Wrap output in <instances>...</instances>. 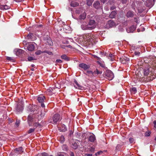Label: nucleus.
Masks as SVG:
<instances>
[{
    "label": "nucleus",
    "instance_id": "nucleus-1",
    "mask_svg": "<svg viewBox=\"0 0 156 156\" xmlns=\"http://www.w3.org/2000/svg\"><path fill=\"white\" fill-rule=\"evenodd\" d=\"M83 37L85 41L92 44L94 42L95 39L94 36L91 33L85 34H83Z\"/></svg>",
    "mask_w": 156,
    "mask_h": 156
},
{
    "label": "nucleus",
    "instance_id": "nucleus-2",
    "mask_svg": "<svg viewBox=\"0 0 156 156\" xmlns=\"http://www.w3.org/2000/svg\"><path fill=\"white\" fill-rule=\"evenodd\" d=\"M154 69L151 67H148L145 68L144 70V75L145 76L150 77L154 75Z\"/></svg>",
    "mask_w": 156,
    "mask_h": 156
},
{
    "label": "nucleus",
    "instance_id": "nucleus-3",
    "mask_svg": "<svg viewBox=\"0 0 156 156\" xmlns=\"http://www.w3.org/2000/svg\"><path fill=\"white\" fill-rule=\"evenodd\" d=\"M105 77L109 80H112L114 77V75L111 70H107L105 73Z\"/></svg>",
    "mask_w": 156,
    "mask_h": 156
},
{
    "label": "nucleus",
    "instance_id": "nucleus-4",
    "mask_svg": "<svg viewBox=\"0 0 156 156\" xmlns=\"http://www.w3.org/2000/svg\"><path fill=\"white\" fill-rule=\"evenodd\" d=\"M45 99V97L42 95L39 96L37 98V101L39 103H41V107L43 108H44L45 107L44 104L43 103Z\"/></svg>",
    "mask_w": 156,
    "mask_h": 156
},
{
    "label": "nucleus",
    "instance_id": "nucleus-5",
    "mask_svg": "<svg viewBox=\"0 0 156 156\" xmlns=\"http://www.w3.org/2000/svg\"><path fill=\"white\" fill-rule=\"evenodd\" d=\"M23 110V106L22 103H19L16 106V110L17 113L22 112Z\"/></svg>",
    "mask_w": 156,
    "mask_h": 156
},
{
    "label": "nucleus",
    "instance_id": "nucleus-6",
    "mask_svg": "<svg viewBox=\"0 0 156 156\" xmlns=\"http://www.w3.org/2000/svg\"><path fill=\"white\" fill-rule=\"evenodd\" d=\"M88 26L90 27V30L94 29L96 27V22L94 20H90L87 24Z\"/></svg>",
    "mask_w": 156,
    "mask_h": 156
},
{
    "label": "nucleus",
    "instance_id": "nucleus-7",
    "mask_svg": "<svg viewBox=\"0 0 156 156\" xmlns=\"http://www.w3.org/2000/svg\"><path fill=\"white\" fill-rule=\"evenodd\" d=\"M53 121L55 123H57V122L60 121L61 119V118L58 114H55L53 116Z\"/></svg>",
    "mask_w": 156,
    "mask_h": 156
},
{
    "label": "nucleus",
    "instance_id": "nucleus-8",
    "mask_svg": "<svg viewBox=\"0 0 156 156\" xmlns=\"http://www.w3.org/2000/svg\"><path fill=\"white\" fill-rule=\"evenodd\" d=\"M116 25L115 23L112 20H110L108 21L106 25V27L108 28H111L115 26Z\"/></svg>",
    "mask_w": 156,
    "mask_h": 156
},
{
    "label": "nucleus",
    "instance_id": "nucleus-9",
    "mask_svg": "<svg viewBox=\"0 0 156 156\" xmlns=\"http://www.w3.org/2000/svg\"><path fill=\"white\" fill-rule=\"evenodd\" d=\"M154 0H147L145 2V5L147 7L151 8L154 5Z\"/></svg>",
    "mask_w": 156,
    "mask_h": 156
},
{
    "label": "nucleus",
    "instance_id": "nucleus-10",
    "mask_svg": "<svg viewBox=\"0 0 156 156\" xmlns=\"http://www.w3.org/2000/svg\"><path fill=\"white\" fill-rule=\"evenodd\" d=\"M79 66L84 70H86L89 69L90 67V66L84 63H81L79 64Z\"/></svg>",
    "mask_w": 156,
    "mask_h": 156
},
{
    "label": "nucleus",
    "instance_id": "nucleus-11",
    "mask_svg": "<svg viewBox=\"0 0 156 156\" xmlns=\"http://www.w3.org/2000/svg\"><path fill=\"white\" fill-rule=\"evenodd\" d=\"M84 73L86 75L91 77L95 76V75H94V72H93L91 70H87L86 72Z\"/></svg>",
    "mask_w": 156,
    "mask_h": 156
},
{
    "label": "nucleus",
    "instance_id": "nucleus-12",
    "mask_svg": "<svg viewBox=\"0 0 156 156\" xmlns=\"http://www.w3.org/2000/svg\"><path fill=\"white\" fill-rule=\"evenodd\" d=\"M136 27L134 25H132L129 27L126 28V30L128 33H132L136 29Z\"/></svg>",
    "mask_w": 156,
    "mask_h": 156
},
{
    "label": "nucleus",
    "instance_id": "nucleus-13",
    "mask_svg": "<svg viewBox=\"0 0 156 156\" xmlns=\"http://www.w3.org/2000/svg\"><path fill=\"white\" fill-rule=\"evenodd\" d=\"M10 7L9 6L6 5H2V3H0V9L2 10H7L9 9Z\"/></svg>",
    "mask_w": 156,
    "mask_h": 156
},
{
    "label": "nucleus",
    "instance_id": "nucleus-14",
    "mask_svg": "<svg viewBox=\"0 0 156 156\" xmlns=\"http://www.w3.org/2000/svg\"><path fill=\"white\" fill-rule=\"evenodd\" d=\"M121 63L123 64H125L126 62H128L129 60V58L125 56L122 57L120 59Z\"/></svg>",
    "mask_w": 156,
    "mask_h": 156
},
{
    "label": "nucleus",
    "instance_id": "nucleus-15",
    "mask_svg": "<svg viewBox=\"0 0 156 156\" xmlns=\"http://www.w3.org/2000/svg\"><path fill=\"white\" fill-rule=\"evenodd\" d=\"M94 7L96 9H99L100 8H101L102 9V8H101V6L100 4L99 1H95L93 4Z\"/></svg>",
    "mask_w": 156,
    "mask_h": 156
},
{
    "label": "nucleus",
    "instance_id": "nucleus-16",
    "mask_svg": "<svg viewBox=\"0 0 156 156\" xmlns=\"http://www.w3.org/2000/svg\"><path fill=\"white\" fill-rule=\"evenodd\" d=\"M117 12L115 11H113L111 12L110 14L109 15V17L110 19H113L114 18L116 15L117 14Z\"/></svg>",
    "mask_w": 156,
    "mask_h": 156
},
{
    "label": "nucleus",
    "instance_id": "nucleus-17",
    "mask_svg": "<svg viewBox=\"0 0 156 156\" xmlns=\"http://www.w3.org/2000/svg\"><path fill=\"white\" fill-rule=\"evenodd\" d=\"M96 140V137L95 135L92 134V135L89 136L88 138V140L91 142H94Z\"/></svg>",
    "mask_w": 156,
    "mask_h": 156
},
{
    "label": "nucleus",
    "instance_id": "nucleus-18",
    "mask_svg": "<svg viewBox=\"0 0 156 156\" xmlns=\"http://www.w3.org/2000/svg\"><path fill=\"white\" fill-rule=\"evenodd\" d=\"M74 82L75 83V84L74 85L75 87L80 90H82V88H83V87L80 85L76 80H74Z\"/></svg>",
    "mask_w": 156,
    "mask_h": 156
},
{
    "label": "nucleus",
    "instance_id": "nucleus-19",
    "mask_svg": "<svg viewBox=\"0 0 156 156\" xmlns=\"http://www.w3.org/2000/svg\"><path fill=\"white\" fill-rule=\"evenodd\" d=\"M34 115H29L28 117V122H35V117H34Z\"/></svg>",
    "mask_w": 156,
    "mask_h": 156
},
{
    "label": "nucleus",
    "instance_id": "nucleus-20",
    "mask_svg": "<svg viewBox=\"0 0 156 156\" xmlns=\"http://www.w3.org/2000/svg\"><path fill=\"white\" fill-rule=\"evenodd\" d=\"M35 48V46L34 44H29L27 47V49L30 51H32L34 50Z\"/></svg>",
    "mask_w": 156,
    "mask_h": 156
},
{
    "label": "nucleus",
    "instance_id": "nucleus-21",
    "mask_svg": "<svg viewBox=\"0 0 156 156\" xmlns=\"http://www.w3.org/2000/svg\"><path fill=\"white\" fill-rule=\"evenodd\" d=\"M134 16V13L132 11H129L126 14V16L128 18L133 17Z\"/></svg>",
    "mask_w": 156,
    "mask_h": 156
},
{
    "label": "nucleus",
    "instance_id": "nucleus-22",
    "mask_svg": "<svg viewBox=\"0 0 156 156\" xmlns=\"http://www.w3.org/2000/svg\"><path fill=\"white\" fill-rule=\"evenodd\" d=\"M81 29L83 30H90V27L88 26V24H82L81 25Z\"/></svg>",
    "mask_w": 156,
    "mask_h": 156
},
{
    "label": "nucleus",
    "instance_id": "nucleus-23",
    "mask_svg": "<svg viewBox=\"0 0 156 156\" xmlns=\"http://www.w3.org/2000/svg\"><path fill=\"white\" fill-rule=\"evenodd\" d=\"M34 117H35V122L38 121L43 118L40 115V114H37L34 115Z\"/></svg>",
    "mask_w": 156,
    "mask_h": 156
},
{
    "label": "nucleus",
    "instance_id": "nucleus-24",
    "mask_svg": "<svg viewBox=\"0 0 156 156\" xmlns=\"http://www.w3.org/2000/svg\"><path fill=\"white\" fill-rule=\"evenodd\" d=\"M22 147H20L19 148H16L15 149V151L16 152L19 153L20 154H21L23 152Z\"/></svg>",
    "mask_w": 156,
    "mask_h": 156
},
{
    "label": "nucleus",
    "instance_id": "nucleus-25",
    "mask_svg": "<svg viewBox=\"0 0 156 156\" xmlns=\"http://www.w3.org/2000/svg\"><path fill=\"white\" fill-rule=\"evenodd\" d=\"M130 90L131 94H134L136 93L137 90L136 87H133L130 88Z\"/></svg>",
    "mask_w": 156,
    "mask_h": 156
},
{
    "label": "nucleus",
    "instance_id": "nucleus-26",
    "mask_svg": "<svg viewBox=\"0 0 156 156\" xmlns=\"http://www.w3.org/2000/svg\"><path fill=\"white\" fill-rule=\"evenodd\" d=\"M86 16V12H84L81 14L79 16V19L81 20H84Z\"/></svg>",
    "mask_w": 156,
    "mask_h": 156
},
{
    "label": "nucleus",
    "instance_id": "nucleus-27",
    "mask_svg": "<svg viewBox=\"0 0 156 156\" xmlns=\"http://www.w3.org/2000/svg\"><path fill=\"white\" fill-rule=\"evenodd\" d=\"M59 130L61 131L65 132L67 130V129L66 127V126L64 124H62V125L61 128L59 129Z\"/></svg>",
    "mask_w": 156,
    "mask_h": 156
},
{
    "label": "nucleus",
    "instance_id": "nucleus-28",
    "mask_svg": "<svg viewBox=\"0 0 156 156\" xmlns=\"http://www.w3.org/2000/svg\"><path fill=\"white\" fill-rule=\"evenodd\" d=\"M78 5L79 3H78L73 1L70 4L71 6L73 7H76Z\"/></svg>",
    "mask_w": 156,
    "mask_h": 156
},
{
    "label": "nucleus",
    "instance_id": "nucleus-29",
    "mask_svg": "<svg viewBox=\"0 0 156 156\" xmlns=\"http://www.w3.org/2000/svg\"><path fill=\"white\" fill-rule=\"evenodd\" d=\"M33 126L36 128L39 127V128H41L42 125L37 122H35L33 124Z\"/></svg>",
    "mask_w": 156,
    "mask_h": 156
},
{
    "label": "nucleus",
    "instance_id": "nucleus-30",
    "mask_svg": "<svg viewBox=\"0 0 156 156\" xmlns=\"http://www.w3.org/2000/svg\"><path fill=\"white\" fill-rule=\"evenodd\" d=\"M23 51H24L22 50V49H19L16 52V55L17 56H19L21 54H22Z\"/></svg>",
    "mask_w": 156,
    "mask_h": 156
},
{
    "label": "nucleus",
    "instance_id": "nucleus-31",
    "mask_svg": "<svg viewBox=\"0 0 156 156\" xmlns=\"http://www.w3.org/2000/svg\"><path fill=\"white\" fill-rule=\"evenodd\" d=\"M61 58L66 61H69V59L66 55H63L61 56Z\"/></svg>",
    "mask_w": 156,
    "mask_h": 156
},
{
    "label": "nucleus",
    "instance_id": "nucleus-32",
    "mask_svg": "<svg viewBox=\"0 0 156 156\" xmlns=\"http://www.w3.org/2000/svg\"><path fill=\"white\" fill-rule=\"evenodd\" d=\"M33 34L31 33L29 34L27 36V38L28 39H30L32 40H34L33 39V37H32Z\"/></svg>",
    "mask_w": 156,
    "mask_h": 156
},
{
    "label": "nucleus",
    "instance_id": "nucleus-33",
    "mask_svg": "<svg viewBox=\"0 0 156 156\" xmlns=\"http://www.w3.org/2000/svg\"><path fill=\"white\" fill-rule=\"evenodd\" d=\"M94 0H86L87 4L88 6L91 5Z\"/></svg>",
    "mask_w": 156,
    "mask_h": 156
},
{
    "label": "nucleus",
    "instance_id": "nucleus-34",
    "mask_svg": "<svg viewBox=\"0 0 156 156\" xmlns=\"http://www.w3.org/2000/svg\"><path fill=\"white\" fill-rule=\"evenodd\" d=\"M47 42L48 43V44H49L50 46H52L53 45V42L51 39L50 38L48 39Z\"/></svg>",
    "mask_w": 156,
    "mask_h": 156
},
{
    "label": "nucleus",
    "instance_id": "nucleus-35",
    "mask_svg": "<svg viewBox=\"0 0 156 156\" xmlns=\"http://www.w3.org/2000/svg\"><path fill=\"white\" fill-rule=\"evenodd\" d=\"M27 59L28 61H31L33 60H36V59H35L34 58L30 56H29L27 58Z\"/></svg>",
    "mask_w": 156,
    "mask_h": 156
},
{
    "label": "nucleus",
    "instance_id": "nucleus-36",
    "mask_svg": "<svg viewBox=\"0 0 156 156\" xmlns=\"http://www.w3.org/2000/svg\"><path fill=\"white\" fill-rule=\"evenodd\" d=\"M43 52H44V53H47L49 55H53V54L52 52L48 51H43Z\"/></svg>",
    "mask_w": 156,
    "mask_h": 156
},
{
    "label": "nucleus",
    "instance_id": "nucleus-37",
    "mask_svg": "<svg viewBox=\"0 0 156 156\" xmlns=\"http://www.w3.org/2000/svg\"><path fill=\"white\" fill-rule=\"evenodd\" d=\"M73 148L74 149H76L78 147V145L77 143H74L73 144Z\"/></svg>",
    "mask_w": 156,
    "mask_h": 156
},
{
    "label": "nucleus",
    "instance_id": "nucleus-38",
    "mask_svg": "<svg viewBox=\"0 0 156 156\" xmlns=\"http://www.w3.org/2000/svg\"><path fill=\"white\" fill-rule=\"evenodd\" d=\"M35 129V128H30L28 131V133L29 134L33 133Z\"/></svg>",
    "mask_w": 156,
    "mask_h": 156
},
{
    "label": "nucleus",
    "instance_id": "nucleus-39",
    "mask_svg": "<svg viewBox=\"0 0 156 156\" xmlns=\"http://www.w3.org/2000/svg\"><path fill=\"white\" fill-rule=\"evenodd\" d=\"M94 72V75L96 74L97 75L101 74L102 73V72L99 71L98 69H96V70H95Z\"/></svg>",
    "mask_w": 156,
    "mask_h": 156
},
{
    "label": "nucleus",
    "instance_id": "nucleus-40",
    "mask_svg": "<svg viewBox=\"0 0 156 156\" xmlns=\"http://www.w3.org/2000/svg\"><path fill=\"white\" fill-rule=\"evenodd\" d=\"M43 53H44V52L43 51H42L40 50L37 51H36L35 52V54L36 55H40L41 54Z\"/></svg>",
    "mask_w": 156,
    "mask_h": 156
},
{
    "label": "nucleus",
    "instance_id": "nucleus-41",
    "mask_svg": "<svg viewBox=\"0 0 156 156\" xmlns=\"http://www.w3.org/2000/svg\"><path fill=\"white\" fill-rule=\"evenodd\" d=\"M89 149V150L90 152L91 153H94L95 151L94 148L92 147H90Z\"/></svg>",
    "mask_w": 156,
    "mask_h": 156
},
{
    "label": "nucleus",
    "instance_id": "nucleus-42",
    "mask_svg": "<svg viewBox=\"0 0 156 156\" xmlns=\"http://www.w3.org/2000/svg\"><path fill=\"white\" fill-rule=\"evenodd\" d=\"M46 92L47 94L49 95H51L52 94V92L50 89H48L46 91Z\"/></svg>",
    "mask_w": 156,
    "mask_h": 156
},
{
    "label": "nucleus",
    "instance_id": "nucleus-43",
    "mask_svg": "<svg viewBox=\"0 0 156 156\" xmlns=\"http://www.w3.org/2000/svg\"><path fill=\"white\" fill-rule=\"evenodd\" d=\"M6 59L10 61H11L13 62L14 59L13 58L9 57H7Z\"/></svg>",
    "mask_w": 156,
    "mask_h": 156
},
{
    "label": "nucleus",
    "instance_id": "nucleus-44",
    "mask_svg": "<svg viewBox=\"0 0 156 156\" xmlns=\"http://www.w3.org/2000/svg\"><path fill=\"white\" fill-rule=\"evenodd\" d=\"M151 134V132L149 131L146 132L145 133V136H149Z\"/></svg>",
    "mask_w": 156,
    "mask_h": 156
},
{
    "label": "nucleus",
    "instance_id": "nucleus-45",
    "mask_svg": "<svg viewBox=\"0 0 156 156\" xmlns=\"http://www.w3.org/2000/svg\"><path fill=\"white\" fill-rule=\"evenodd\" d=\"M60 140L62 143L65 140V138L63 136H61L60 137Z\"/></svg>",
    "mask_w": 156,
    "mask_h": 156
},
{
    "label": "nucleus",
    "instance_id": "nucleus-46",
    "mask_svg": "<svg viewBox=\"0 0 156 156\" xmlns=\"http://www.w3.org/2000/svg\"><path fill=\"white\" fill-rule=\"evenodd\" d=\"M129 140L130 143H132L134 142V140L133 138L130 137L129 138Z\"/></svg>",
    "mask_w": 156,
    "mask_h": 156
},
{
    "label": "nucleus",
    "instance_id": "nucleus-47",
    "mask_svg": "<svg viewBox=\"0 0 156 156\" xmlns=\"http://www.w3.org/2000/svg\"><path fill=\"white\" fill-rule=\"evenodd\" d=\"M134 54L135 55L139 56L140 55V53L139 51H135L134 52Z\"/></svg>",
    "mask_w": 156,
    "mask_h": 156
},
{
    "label": "nucleus",
    "instance_id": "nucleus-48",
    "mask_svg": "<svg viewBox=\"0 0 156 156\" xmlns=\"http://www.w3.org/2000/svg\"><path fill=\"white\" fill-rule=\"evenodd\" d=\"M45 111L43 112H41V113L40 115L42 117V118H43L45 115Z\"/></svg>",
    "mask_w": 156,
    "mask_h": 156
},
{
    "label": "nucleus",
    "instance_id": "nucleus-49",
    "mask_svg": "<svg viewBox=\"0 0 156 156\" xmlns=\"http://www.w3.org/2000/svg\"><path fill=\"white\" fill-rule=\"evenodd\" d=\"M55 62L56 63H62V61L60 59H58L56 60Z\"/></svg>",
    "mask_w": 156,
    "mask_h": 156
},
{
    "label": "nucleus",
    "instance_id": "nucleus-50",
    "mask_svg": "<svg viewBox=\"0 0 156 156\" xmlns=\"http://www.w3.org/2000/svg\"><path fill=\"white\" fill-rule=\"evenodd\" d=\"M134 21L136 22L137 23H139V20H138V19L136 18H134Z\"/></svg>",
    "mask_w": 156,
    "mask_h": 156
},
{
    "label": "nucleus",
    "instance_id": "nucleus-51",
    "mask_svg": "<svg viewBox=\"0 0 156 156\" xmlns=\"http://www.w3.org/2000/svg\"><path fill=\"white\" fill-rule=\"evenodd\" d=\"M20 120H16V125L17 126H18L20 125Z\"/></svg>",
    "mask_w": 156,
    "mask_h": 156
},
{
    "label": "nucleus",
    "instance_id": "nucleus-52",
    "mask_svg": "<svg viewBox=\"0 0 156 156\" xmlns=\"http://www.w3.org/2000/svg\"><path fill=\"white\" fill-rule=\"evenodd\" d=\"M116 8V7L115 5H112L110 8V10H113Z\"/></svg>",
    "mask_w": 156,
    "mask_h": 156
},
{
    "label": "nucleus",
    "instance_id": "nucleus-53",
    "mask_svg": "<svg viewBox=\"0 0 156 156\" xmlns=\"http://www.w3.org/2000/svg\"><path fill=\"white\" fill-rule=\"evenodd\" d=\"M128 1V0H122V2L123 4H126Z\"/></svg>",
    "mask_w": 156,
    "mask_h": 156
},
{
    "label": "nucleus",
    "instance_id": "nucleus-54",
    "mask_svg": "<svg viewBox=\"0 0 156 156\" xmlns=\"http://www.w3.org/2000/svg\"><path fill=\"white\" fill-rule=\"evenodd\" d=\"M41 156H48V154L46 153H43L41 154Z\"/></svg>",
    "mask_w": 156,
    "mask_h": 156
},
{
    "label": "nucleus",
    "instance_id": "nucleus-55",
    "mask_svg": "<svg viewBox=\"0 0 156 156\" xmlns=\"http://www.w3.org/2000/svg\"><path fill=\"white\" fill-rule=\"evenodd\" d=\"M102 152L101 151H100L97 153H96L95 154V155L96 156H97L98 155H99L100 154V153H102Z\"/></svg>",
    "mask_w": 156,
    "mask_h": 156
},
{
    "label": "nucleus",
    "instance_id": "nucleus-56",
    "mask_svg": "<svg viewBox=\"0 0 156 156\" xmlns=\"http://www.w3.org/2000/svg\"><path fill=\"white\" fill-rule=\"evenodd\" d=\"M145 10V8H144V9H139L138 11H139V12L141 13Z\"/></svg>",
    "mask_w": 156,
    "mask_h": 156
},
{
    "label": "nucleus",
    "instance_id": "nucleus-57",
    "mask_svg": "<svg viewBox=\"0 0 156 156\" xmlns=\"http://www.w3.org/2000/svg\"><path fill=\"white\" fill-rule=\"evenodd\" d=\"M105 9L106 11H108L109 10V7L107 5L105 6Z\"/></svg>",
    "mask_w": 156,
    "mask_h": 156
},
{
    "label": "nucleus",
    "instance_id": "nucleus-58",
    "mask_svg": "<svg viewBox=\"0 0 156 156\" xmlns=\"http://www.w3.org/2000/svg\"><path fill=\"white\" fill-rule=\"evenodd\" d=\"M85 156H93L92 154H85Z\"/></svg>",
    "mask_w": 156,
    "mask_h": 156
},
{
    "label": "nucleus",
    "instance_id": "nucleus-59",
    "mask_svg": "<svg viewBox=\"0 0 156 156\" xmlns=\"http://www.w3.org/2000/svg\"><path fill=\"white\" fill-rule=\"evenodd\" d=\"M70 156H74V153L72 151H70Z\"/></svg>",
    "mask_w": 156,
    "mask_h": 156
},
{
    "label": "nucleus",
    "instance_id": "nucleus-60",
    "mask_svg": "<svg viewBox=\"0 0 156 156\" xmlns=\"http://www.w3.org/2000/svg\"><path fill=\"white\" fill-rule=\"evenodd\" d=\"M153 123H154V128L156 129V120H154L153 122Z\"/></svg>",
    "mask_w": 156,
    "mask_h": 156
},
{
    "label": "nucleus",
    "instance_id": "nucleus-61",
    "mask_svg": "<svg viewBox=\"0 0 156 156\" xmlns=\"http://www.w3.org/2000/svg\"><path fill=\"white\" fill-rule=\"evenodd\" d=\"M109 56L111 58H112L113 56V55H112V54L110 53L109 54Z\"/></svg>",
    "mask_w": 156,
    "mask_h": 156
},
{
    "label": "nucleus",
    "instance_id": "nucleus-62",
    "mask_svg": "<svg viewBox=\"0 0 156 156\" xmlns=\"http://www.w3.org/2000/svg\"><path fill=\"white\" fill-rule=\"evenodd\" d=\"M107 0H101V1L103 3H105L107 1Z\"/></svg>",
    "mask_w": 156,
    "mask_h": 156
},
{
    "label": "nucleus",
    "instance_id": "nucleus-63",
    "mask_svg": "<svg viewBox=\"0 0 156 156\" xmlns=\"http://www.w3.org/2000/svg\"><path fill=\"white\" fill-rule=\"evenodd\" d=\"M64 153H61L60 154L58 155V156H64Z\"/></svg>",
    "mask_w": 156,
    "mask_h": 156
},
{
    "label": "nucleus",
    "instance_id": "nucleus-64",
    "mask_svg": "<svg viewBox=\"0 0 156 156\" xmlns=\"http://www.w3.org/2000/svg\"><path fill=\"white\" fill-rule=\"evenodd\" d=\"M16 2H20L22 1L23 0H14Z\"/></svg>",
    "mask_w": 156,
    "mask_h": 156
}]
</instances>
